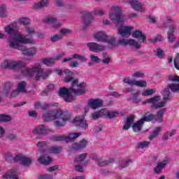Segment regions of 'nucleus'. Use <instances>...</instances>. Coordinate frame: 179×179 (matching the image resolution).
<instances>
[{
	"mask_svg": "<svg viewBox=\"0 0 179 179\" xmlns=\"http://www.w3.org/2000/svg\"><path fill=\"white\" fill-rule=\"evenodd\" d=\"M87 47L89 48L90 51H92L93 52H100L101 51H104V45H99L94 42L88 43L87 44Z\"/></svg>",
	"mask_w": 179,
	"mask_h": 179,
	"instance_id": "obj_16",
	"label": "nucleus"
},
{
	"mask_svg": "<svg viewBox=\"0 0 179 179\" xmlns=\"http://www.w3.org/2000/svg\"><path fill=\"white\" fill-rule=\"evenodd\" d=\"M117 44H121V45H133V47H135L136 50H139V48H141V45L134 39H120L117 42Z\"/></svg>",
	"mask_w": 179,
	"mask_h": 179,
	"instance_id": "obj_15",
	"label": "nucleus"
},
{
	"mask_svg": "<svg viewBox=\"0 0 179 179\" xmlns=\"http://www.w3.org/2000/svg\"><path fill=\"white\" fill-rule=\"evenodd\" d=\"M87 156V153L85 152L83 153L80 155H78L77 157L75 159V162H83L86 159V157Z\"/></svg>",
	"mask_w": 179,
	"mask_h": 179,
	"instance_id": "obj_50",
	"label": "nucleus"
},
{
	"mask_svg": "<svg viewBox=\"0 0 179 179\" xmlns=\"http://www.w3.org/2000/svg\"><path fill=\"white\" fill-rule=\"evenodd\" d=\"M113 162H114V159H109L108 160L99 162L98 166H99V167H104V166H107V164H110V163H113Z\"/></svg>",
	"mask_w": 179,
	"mask_h": 179,
	"instance_id": "obj_48",
	"label": "nucleus"
},
{
	"mask_svg": "<svg viewBox=\"0 0 179 179\" xmlns=\"http://www.w3.org/2000/svg\"><path fill=\"white\" fill-rule=\"evenodd\" d=\"M132 76L133 78H143L145 76V73L141 71H137L133 73Z\"/></svg>",
	"mask_w": 179,
	"mask_h": 179,
	"instance_id": "obj_58",
	"label": "nucleus"
},
{
	"mask_svg": "<svg viewBox=\"0 0 179 179\" xmlns=\"http://www.w3.org/2000/svg\"><path fill=\"white\" fill-rule=\"evenodd\" d=\"M166 111H167V109L166 108H163L161 110H158L157 112V114L155 115L154 120H155V121H157V122H158L159 124H162V122L164 121V119L163 118V117Z\"/></svg>",
	"mask_w": 179,
	"mask_h": 179,
	"instance_id": "obj_24",
	"label": "nucleus"
},
{
	"mask_svg": "<svg viewBox=\"0 0 179 179\" xmlns=\"http://www.w3.org/2000/svg\"><path fill=\"white\" fill-rule=\"evenodd\" d=\"M90 59H91V61H92L93 62H96L97 64H99V62H101V61L100 58H99V57L93 55L90 56Z\"/></svg>",
	"mask_w": 179,
	"mask_h": 179,
	"instance_id": "obj_59",
	"label": "nucleus"
},
{
	"mask_svg": "<svg viewBox=\"0 0 179 179\" xmlns=\"http://www.w3.org/2000/svg\"><path fill=\"white\" fill-rule=\"evenodd\" d=\"M48 5V0H42L41 2L35 3L34 4V9H41V8H44Z\"/></svg>",
	"mask_w": 179,
	"mask_h": 179,
	"instance_id": "obj_33",
	"label": "nucleus"
},
{
	"mask_svg": "<svg viewBox=\"0 0 179 179\" xmlns=\"http://www.w3.org/2000/svg\"><path fill=\"white\" fill-rule=\"evenodd\" d=\"M131 36L134 38H138L140 44H142V43H146V35L143 34L142 31H134L132 32Z\"/></svg>",
	"mask_w": 179,
	"mask_h": 179,
	"instance_id": "obj_18",
	"label": "nucleus"
},
{
	"mask_svg": "<svg viewBox=\"0 0 179 179\" xmlns=\"http://www.w3.org/2000/svg\"><path fill=\"white\" fill-rule=\"evenodd\" d=\"M51 132V129L44 124L37 126L34 130V135H48Z\"/></svg>",
	"mask_w": 179,
	"mask_h": 179,
	"instance_id": "obj_12",
	"label": "nucleus"
},
{
	"mask_svg": "<svg viewBox=\"0 0 179 179\" xmlns=\"http://www.w3.org/2000/svg\"><path fill=\"white\" fill-rule=\"evenodd\" d=\"M110 18L112 22H117V23L124 22V16L122 15L121 8H113L112 13L110 14Z\"/></svg>",
	"mask_w": 179,
	"mask_h": 179,
	"instance_id": "obj_8",
	"label": "nucleus"
},
{
	"mask_svg": "<svg viewBox=\"0 0 179 179\" xmlns=\"http://www.w3.org/2000/svg\"><path fill=\"white\" fill-rule=\"evenodd\" d=\"M14 163L16 162H20V164L24 166L25 167H29L33 163V159L30 157L23 156L22 154H17L13 158Z\"/></svg>",
	"mask_w": 179,
	"mask_h": 179,
	"instance_id": "obj_10",
	"label": "nucleus"
},
{
	"mask_svg": "<svg viewBox=\"0 0 179 179\" xmlns=\"http://www.w3.org/2000/svg\"><path fill=\"white\" fill-rule=\"evenodd\" d=\"M176 29H177V25H170L169 29L167 31L168 40L171 43H174L176 40V36H174Z\"/></svg>",
	"mask_w": 179,
	"mask_h": 179,
	"instance_id": "obj_23",
	"label": "nucleus"
},
{
	"mask_svg": "<svg viewBox=\"0 0 179 179\" xmlns=\"http://www.w3.org/2000/svg\"><path fill=\"white\" fill-rule=\"evenodd\" d=\"M1 66L3 69H13V71L20 69L21 75L28 78V79H31L36 73H37L35 77L36 80H40V78L47 79L49 76L48 72L44 71L40 64L31 67H25L24 63L22 61L5 60Z\"/></svg>",
	"mask_w": 179,
	"mask_h": 179,
	"instance_id": "obj_1",
	"label": "nucleus"
},
{
	"mask_svg": "<svg viewBox=\"0 0 179 179\" xmlns=\"http://www.w3.org/2000/svg\"><path fill=\"white\" fill-rule=\"evenodd\" d=\"M17 29V26L15 23L10 24L4 27L5 33H7L8 36H10L9 38H17V37H12L10 36H15L16 34V30ZM9 43V41H8Z\"/></svg>",
	"mask_w": 179,
	"mask_h": 179,
	"instance_id": "obj_13",
	"label": "nucleus"
},
{
	"mask_svg": "<svg viewBox=\"0 0 179 179\" xmlns=\"http://www.w3.org/2000/svg\"><path fill=\"white\" fill-rule=\"evenodd\" d=\"M103 59H102V63H103L105 65H108L110 62H111V58L110 57H108L107 53L103 52L102 54Z\"/></svg>",
	"mask_w": 179,
	"mask_h": 179,
	"instance_id": "obj_46",
	"label": "nucleus"
},
{
	"mask_svg": "<svg viewBox=\"0 0 179 179\" xmlns=\"http://www.w3.org/2000/svg\"><path fill=\"white\" fill-rule=\"evenodd\" d=\"M173 65H174L175 68L178 71H179V53H177L176 57L174 58Z\"/></svg>",
	"mask_w": 179,
	"mask_h": 179,
	"instance_id": "obj_52",
	"label": "nucleus"
},
{
	"mask_svg": "<svg viewBox=\"0 0 179 179\" xmlns=\"http://www.w3.org/2000/svg\"><path fill=\"white\" fill-rule=\"evenodd\" d=\"M76 82H78V80H73L70 88L63 87L59 89V96H60V97H63L66 103H71L75 99L72 93L77 94V96H82L86 93V90H75V83H76Z\"/></svg>",
	"mask_w": 179,
	"mask_h": 179,
	"instance_id": "obj_3",
	"label": "nucleus"
},
{
	"mask_svg": "<svg viewBox=\"0 0 179 179\" xmlns=\"http://www.w3.org/2000/svg\"><path fill=\"white\" fill-rule=\"evenodd\" d=\"M157 57L160 59H163V58H164V52L163 50L160 48L157 49Z\"/></svg>",
	"mask_w": 179,
	"mask_h": 179,
	"instance_id": "obj_54",
	"label": "nucleus"
},
{
	"mask_svg": "<svg viewBox=\"0 0 179 179\" xmlns=\"http://www.w3.org/2000/svg\"><path fill=\"white\" fill-rule=\"evenodd\" d=\"M93 15L92 13H85L83 16V24H84V29H86L87 26L92 24V20H93Z\"/></svg>",
	"mask_w": 179,
	"mask_h": 179,
	"instance_id": "obj_25",
	"label": "nucleus"
},
{
	"mask_svg": "<svg viewBox=\"0 0 179 179\" xmlns=\"http://www.w3.org/2000/svg\"><path fill=\"white\" fill-rule=\"evenodd\" d=\"M61 150H62V147L58 146V145H55V146L50 147L48 149L49 153H53L55 155H58V153L61 152Z\"/></svg>",
	"mask_w": 179,
	"mask_h": 179,
	"instance_id": "obj_32",
	"label": "nucleus"
},
{
	"mask_svg": "<svg viewBox=\"0 0 179 179\" xmlns=\"http://www.w3.org/2000/svg\"><path fill=\"white\" fill-rule=\"evenodd\" d=\"M129 163H132V159H128L124 162V164H121V169H125L126 167H128L129 166Z\"/></svg>",
	"mask_w": 179,
	"mask_h": 179,
	"instance_id": "obj_61",
	"label": "nucleus"
},
{
	"mask_svg": "<svg viewBox=\"0 0 179 179\" xmlns=\"http://www.w3.org/2000/svg\"><path fill=\"white\" fill-rule=\"evenodd\" d=\"M134 29V27H129V26H122L118 29L117 33L122 37H130L132 33V30Z\"/></svg>",
	"mask_w": 179,
	"mask_h": 179,
	"instance_id": "obj_14",
	"label": "nucleus"
},
{
	"mask_svg": "<svg viewBox=\"0 0 179 179\" xmlns=\"http://www.w3.org/2000/svg\"><path fill=\"white\" fill-rule=\"evenodd\" d=\"M8 41L10 48L19 50L22 52V55L33 57L37 52L36 48H27L26 46L22 45V44H36L34 41L27 38V36L19 35L17 38H10Z\"/></svg>",
	"mask_w": 179,
	"mask_h": 179,
	"instance_id": "obj_2",
	"label": "nucleus"
},
{
	"mask_svg": "<svg viewBox=\"0 0 179 179\" xmlns=\"http://www.w3.org/2000/svg\"><path fill=\"white\" fill-rule=\"evenodd\" d=\"M146 85H148V83L145 80H138V81L134 80V85L135 86H138L139 87H143L146 86Z\"/></svg>",
	"mask_w": 179,
	"mask_h": 179,
	"instance_id": "obj_49",
	"label": "nucleus"
},
{
	"mask_svg": "<svg viewBox=\"0 0 179 179\" xmlns=\"http://www.w3.org/2000/svg\"><path fill=\"white\" fill-rule=\"evenodd\" d=\"M129 3L131 5V8H133L134 10H137V12H143L142 4L137 0L130 1H129Z\"/></svg>",
	"mask_w": 179,
	"mask_h": 179,
	"instance_id": "obj_26",
	"label": "nucleus"
},
{
	"mask_svg": "<svg viewBox=\"0 0 179 179\" xmlns=\"http://www.w3.org/2000/svg\"><path fill=\"white\" fill-rule=\"evenodd\" d=\"M62 40V36L59 34H56L50 37V41L52 43H57Z\"/></svg>",
	"mask_w": 179,
	"mask_h": 179,
	"instance_id": "obj_40",
	"label": "nucleus"
},
{
	"mask_svg": "<svg viewBox=\"0 0 179 179\" xmlns=\"http://www.w3.org/2000/svg\"><path fill=\"white\" fill-rule=\"evenodd\" d=\"M71 33H72V31L69 29H62L59 30V34L64 38V36H68V34H71Z\"/></svg>",
	"mask_w": 179,
	"mask_h": 179,
	"instance_id": "obj_42",
	"label": "nucleus"
},
{
	"mask_svg": "<svg viewBox=\"0 0 179 179\" xmlns=\"http://www.w3.org/2000/svg\"><path fill=\"white\" fill-rule=\"evenodd\" d=\"M87 145V140L83 138L79 143H74L71 146L72 150H82Z\"/></svg>",
	"mask_w": 179,
	"mask_h": 179,
	"instance_id": "obj_19",
	"label": "nucleus"
},
{
	"mask_svg": "<svg viewBox=\"0 0 179 179\" xmlns=\"http://www.w3.org/2000/svg\"><path fill=\"white\" fill-rule=\"evenodd\" d=\"M138 96H139V92L137 91L136 93L132 94L131 96L129 97L127 101H131L134 104H138L141 101V99Z\"/></svg>",
	"mask_w": 179,
	"mask_h": 179,
	"instance_id": "obj_29",
	"label": "nucleus"
},
{
	"mask_svg": "<svg viewBox=\"0 0 179 179\" xmlns=\"http://www.w3.org/2000/svg\"><path fill=\"white\" fill-rule=\"evenodd\" d=\"M73 124L76 125V127H79L83 129H87V128L89 127L87 121H85V115L76 117L73 120Z\"/></svg>",
	"mask_w": 179,
	"mask_h": 179,
	"instance_id": "obj_11",
	"label": "nucleus"
},
{
	"mask_svg": "<svg viewBox=\"0 0 179 179\" xmlns=\"http://www.w3.org/2000/svg\"><path fill=\"white\" fill-rule=\"evenodd\" d=\"M143 124L145 123L143 122V120H142V119H140L136 122L134 123L132 125L134 132H141L142 131V127Z\"/></svg>",
	"mask_w": 179,
	"mask_h": 179,
	"instance_id": "obj_27",
	"label": "nucleus"
},
{
	"mask_svg": "<svg viewBox=\"0 0 179 179\" xmlns=\"http://www.w3.org/2000/svg\"><path fill=\"white\" fill-rule=\"evenodd\" d=\"M16 173H17V169L16 168L11 169L9 171V172H7L4 175H3V178L22 179L21 177L17 176Z\"/></svg>",
	"mask_w": 179,
	"mask_h": 179,
	"instance_id": "obj_20",
	"label": "nucleus"
},
{
	"mask_svg": "<svg viewBox=\"0 0 179 179\" xmlns=\"http://www.w3.org/2000/svg\"><path fill=\"white\" fill-rule=\"evenodd\" d=\"M74 80H77V82H76V83L74 84V90H85V87H86V83H83L79 84V80L78 79H76ZM78 87H82L83 89L80 88H78Z\"/></svg>",
	"mask_w": 179,
	"mask_h": 179,
	"instance_id": "obj_36",
	"label": "nucleus"
},
{
	"mask_svg": "<svg viewBox=\"0 0 179 179\" xmlns=\"http://www.w3.org/2000/svg\"><path fill=\"white\" fill-rule=\"evenodd\" d=\"M42 64L46 65V66H51V65H54L55 64V59L54 58H44L42 60Z\"/></svg>",
	"mask_w": 179,
	"mask_h": 179,
	"instance_id": "obj_34",
	"label": "nucleus"
},
{
	"mask_svg": "<svg viewBox=\"0 0 179 179\" xmlns=\"http://www.w3.org/2000/svg\"><path fill=\"white\" fill-rule=\"evenodd\" d=\"M88 106L93 110H97L103 106V100L100 99H90L88 101Z\"/></svg>",
	"mask_w": 179,
	"mask_h": 179,
	"instance_id": "obj_17",
	"label": "nucleus"
},
{
	"mask_svg": "<svg viewBox=\"0 0 179 179\" xmlns=\"http://www.w3.org/2000/svg\"><path fill=\"white\" fill-rule=\"evenodd\" d=\"M12 118L10 116L5 114H0V122H8L10 121Z\"/></svg>",
	"mask_w": 179,
	"mask_h": 179,
	"instance_id": "obj_43",
	"label": "nucleus"
},
{
	"mask_svg": "<svg viewBox=\"0 0 179 179\" xmlns=\"http://www.w3.org/2000/svg\"><path fill=\"white\" fill-rule=\"evenodd\" d=\"M20 24H24V26H27V24H30V19L29 17H22L20 19Z\"/></svg>",
	"mask_w": 179,
	"mask_h": 179,
	"instance_id": "obj_51",
	"label": "nucleus"
},
{
	"mask_svg": "<svg viewBox=\"0 0 179 179\" xmlns=\"http://www.w3.org/2000/svg\"><path fill=\"white\" fill-rule=\"evenodd\" d=\"M43 118L46 122L54 121V120L57 119L62 120L63 122H65V121H69L71 120V115H69L68 112H64L62 110L59 109L55 115H52L50 111L45 112L43 115Z\"/></svg>",
	"mask_w": 179,
	"mask_h": 179,
	"instance_id": "obj_4",
	"label": "nucleus"
},
{
	"mask_svg": "<svg viewBox=\"0 0 179 179\" xmlns=\"http://www.w3.org/2000/svg\"><path fill=\"white\" fill-rule=\"evenodd\" d=\"M108 96H111L113 97H124V94H120L117 92H113L112 93L109 94Z\"/></svg>",
	"mask_w": 179,
	"mask_h": 179,
	"instance_id": "obj_60",
	"label": "nucleus"
},
{
	"mask_svg": "<svg viewBox=\"0 0 179 179\" xmlns=\"http://www.w3.org/2000/svg\"><path fill=\"white\" fill-rule=\"evenodd\" d=\"M90 158L94 160V162H100V158L97 157V155H95V154L90 155Z\"/></svg>",
	"mask_w": 179,
	"mask_h": 179,
	"instance_id": "obj_63",
	"label": "nucleus"
},
{
	"mask_svg": "<svg viewBox=\"0 0 179 179\" xmlns=\"http://www.w3.org/2000/svg\"><path fill=\"white\" fill-rule=\"evenodd\" d=\"M173 92V93H179V84L171 83L167 85V88H165L162 90V96L164 97V100H167L170 97V91Z\"/></svg>",
	"mask_w": 179,
	"mask_h": 179,
	"instance_id": "obj_9",
	"label": "nucleus"
},
{
	"mask_svg": "<svg viewBox=\"0 0 179 179\" xmlns=\"http://www.w3.org/2000/svg\"><path fill=\"white\" fill-rule=\"evenodd\" d=\"M160 131H162V128L160 127H156V129H155V131L152 133V135L149 136V139L150 141H153V139H155V138H156V136H157V135H159V132H160Z\"/></svg>",
	"mask_w": 179,
	"mask_h": 179,
	"instance_id": "obj_45",
	"label": "nucleus"
},
{
	"mask_svg": "<svg viewBox=\"0 0 179 179\" xmlns=\"http://www.w3.org/2000/svg\"><path fill=\"white\" fill-rule=\"evenodd\" d=\"M118 114L120 113L117 110L108 111L106 113V116L107 117V118H109V120H113V118H115V117H117Z\"/></svg>",
	"mask_w": 179,
	"mask_h": 179,
	"instance_id": "obj_37",
	"label": "nucleus"
},
{
	"mask_svg": "<svg viewBox=\"0 0 179 179\" xmlns=\"http://www.w3.org/2000/svg\"><path fill=\"white\" fill-rule=\"evenodd\" d=\"M169 82H178L179 83V76H170L168 77Z\"/></svg>",
	"mask_w": 179,
	"mask_h": 179,
	"instance_id": "obj_56",
	"label": "nucleus"
},
{
	"mask_svg": "<svg viewBox=\"0 0 179 179\" xmlns=\"http://www.w3.org/2000/svg\"><path fill=\"white\" fill-rule=\"evenodd\" d=\"M26 87H27V84L26 82L24 81H21L18 85H17V90L19 91L20 92H24L26 93Z\"/></svg>",
	"mask_w": 179,
	"mask_h": 179,
	"instance_id": "obj_35",
	"label": "nucleus"
},
{
	"mask_svg": "<svg viewBox=\"0 0 179 179\" xmlns=\"http://www.w3.org/2000/svg\"><path fill=\"white\" fill-rule=\"evenodd\" d=\"M135 80H129V78H125L123 79V83H127V85H129L130 86H134Z\"/></svg>",
	"mask_w": 179,
	"mask_h": 179,
	"instance_id": "obj_57",
	"label": "nucleus"
},
{
	"mask_svg": "<svg viewBox=\"0 0 179 179\" xmlns=\"http://www.w3.org/2000/svg\"><path fill=\"white\" fill-rule=\"evenodd\" d=\"M72 58H73L74 59H79L80 61H82V62H87V59L86 58V57L82 56L79 54H73L72 55Z\"/></svg>",
	"mask_w": 179,
	"mask_h": 179,
	"instance_id": "obj_41",
	"label": "nucleus"
},
{
	"mask_svg": "<svg viewBox=\"0 0 179 179\" xmlns=\"http://www.w3.org/2000/svg\"><path fill=\"white\" fill-rule=\"evenodd\" d=\"M148 41L150 43H160L162 41H163V36H162V35H157L156 36L154 37V38H150L148 39Z\"/></svg>",
	"mask_w": 179,
	"mask_h": 179,
	"instance_id": "obj_39",
	"label": "nucleus"
},
{
	"mask_svg": "<svg viewBox=\"0 0 179 179\" xmlns=\"http://www.w3.org/2000/svg\"><path fill=\"white\" fill-rule=\"evenodd\" d=\"M94 38L97 41L107 43L110 45H115V44L117 43V42L115 41V38L114 36H108L106 34L104 31L96 32L94 35Z\"/></svg>",
	"mask_w": 179,
	"mask_h": 179,
	"instance_id": "obj_5",
	"label": "nucleus"
},
{
	"mask_svg": "<svg viewBox=\"0 0 179 179\" xmlns=\"http://www.w3.org/2000/svg\"><path fill=\"white\" fill-rule=\"evenodd\" d=\"M155 90L150 89V90H147L143 92L142 96H150L155 93Z\"/></svg>",
	"mask_w": 179,
	"mask_h": 179,
	"instance_id": "obj_55",
	"label": "nucleus"
},
{
	"mask_svg": "<svg viewBox=\"0 0 179 179\" xmlns=\"http://www.w3.org/2000/svg\"><path fill=\"white\" fill-rule=\"evenodd\" d=\"M135 120V116L130 115L127 117L125 124L123 126L122 129L124 131H127V129H129L131 128L132 124L134 123V121Z\"/></svg>",
	"mask_w": 179,
	"mask_h": 179,
	"instance_id": "obj_28",
	"label": "nucleus"
},
{
	"mask_svg": "<svg viewBox=\"0 0 179 179\" xmlns=\"http://www.w3.org/2000/svg\"><path fill=\"white\" fill-rule=\"evenodd\" d=\"M50 107H58V102L42 105V106L41 107V110H47V108H50Z\"/></svg>",
	"mask_w": 179,
	"mask_h": 179,
	"instance_id": "obj_47",
	"label": "nucleus"
},
{
	"mask_svg": "<svg viewBox=\"0 0 179 179\" xmlns=\"http://www.w3.org/2000/svg\"><path fill=\"white\" fill-rule=\"evenodd\" d=\"M44 155H45V151H43L41 156L38 158V162L43 166H48V164L52 162V158Z\"/></svg>",
	"mask_w": 179,
	"mask_h": 179,
	"instance_id": "obj_22",
	"label": "nucleus"
},
{
	"mask_svg": "<svg viewBox=\"0 0 179 179\" xmlns=\"http://www.w3.org/2000/svg\"><path fill=\"white\" fill-rule=\"evenodd\" d=\"M165 166H167V162L158 163L157 166L153 169L154 173H155V174H160V173H162V169H164Z\"/></svg>",
	"mask_w": 179,
	"mask_h": 179,
	"instance_id": "obj_30",
	"label": "nucleus"
},
{
	"mask_svg": "<svg viewBox=\"0 0 179 179\" xmlns=\"http://www.w3.org/2000/svg\"><path fill=\"white\" fill-rule=\"evenodd\" d=\"M44 22L52 24V27H53V29H59V27H61V22H59L55 17H48L45 18Z\"/></svg>",
	"mask_w": 179,
	"mask_h": 179,
	"instance_id": "obj_21",
	"label": "nucleus"
},
{
	"mask_svg": "<svg viewBox=\"0 0 179 179\" xmlns=\"http://www.w3.org/2000/svg\"><path fill=\"white\" fill-rule=\"evenodd\" d=\"M155 120V115L152 113H150L148 115L143 116V118H141V120H143V122H150V121H153Z\"/></svg>",
	"mask_w": 179,
	"mask_h": 179,
	"instance_id": "obj_38",
	"label": "nucleus"
},
{
	"mask_svg": "<svg viewBox=\"0 0 179 179\" xmlns=\"http://www.w3.org/2000/svg\"><path fill=\"white\" fill-rule=\"evenodd\" d=\"M103 117V115L101 114V112H95L94 113H92V120H99V118H101Z\"/></svg>",
	"mask_w": 179,
	"mask_h": 179,
	"instance_id": "obj_53",
	"label": "nucleus"
},
{
	"mask_svg": "<svg viewBox=\"0 0 179 179\" xmlns=\"http://www.w3.org/2000/svg\"><path fill=\"white\" fill-rule=\"evenodd\" d=\"M82 135V133L77 132V133H70L69 134V136H53L51 140L55 141V142H61L62 141H65V142H72L73 141H75V139L79 138Z\"/></svg>",
	"mask_w": 179,
	"mask_h": 179,
	"instance_id": "obj_7",
	"label": "nucleus"
},
{
	"mask_svg": "<svg viewBox=\"0 0 179 179\" xmlns=\"http://www.w3.org/2000/svg\"><path fill=\"white\" fill-rule=\"evenodd\" d=\"M161 99V96L157 95L144 101L143 103V104H151V108H162V107L166 106V101H160Z\"/></svg>",
	"mask_w": 179,
	"mask_h": 179,
	"instance_id": "obj_6",
	"label": "nucleus"
},
{
	"mask_svg": "<svg viewBox=\"0 0 179 179\" xmlns=\"http://www.w3.org/2000/svg\"><path fill=\"white\" fill-rule=\"evenodd\" d=\"M6 16V11L5 10L4 7L0 8V17H5Z\"/></svg>",
	"mask_w": 179,
	"mask_h": 179,
	"instance_id": "obj_62",
	"label": "nucleus"
},
{
	"mask_svg": "<svg viewBox=\"0 0 179 179\" xmlns=\"http://www.w3.org/2000/svg\"><path fill=\"white\" fill-rule=\"evenodd\" d=\"M10 89H12V83H6L2 91L3 96H8V94L10 92Z\"/></svg>",
	"mask_w": 179,
	"mask_h": 179,
	"instance_id": "obj_31",
	"label": "nucleus"
},
{
	"mask_svg": "<svg viewBox=\"0 0 179 179\" xmlns=\"http://www.w3.org/2000/svg\"><path fill=\"white\" fill-rule=\"evenodd\" d=\"M150 145V141H143L138 143L137 148L138 149H145V148H148Z\"/></svg>",
	"mask_w": 179,
	"mask_h": 179,
	"instance_id": "obj_44",
	"label": "nucleus"
},
{
	"mask_svg": "<svg viewBox=\"0 0 179 179\" xmlns=\"http://www.w3.org/2000/svg\"><path fill=\"white\" fill-rule=\"evenodd\" d=\"M39 179H52V175H42L39 176Z\"/></svg>",
	"mask_w": 179,
	"mask_h": 179,
	"instance_id": "obj_64",
	"label": "nucleus"
}]
</instances>
